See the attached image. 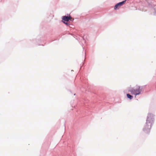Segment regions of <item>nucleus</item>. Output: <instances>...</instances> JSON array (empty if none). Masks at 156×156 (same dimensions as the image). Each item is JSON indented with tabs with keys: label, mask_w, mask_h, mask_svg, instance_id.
<instances>
[{
	"label": "nucleus",
	"mask_w": 156,
	"mask_h": 156,
	"mask_svg": "<svg viewBox=\"0 0 156 156\" xmlns=\"http://www.w3.org/2000/svg\"><path fill=\"white\" fill-rule=\"evenodd\" d=\"M127 97L128 98H129L130 99H132L133 98V97L132 95H130L129 94H127Z\"/></svg>",
	"instance_id": "nucleus-5"
},
{
	"label": "nucleus",
	"mask_w": 156,
	"mask_h": 156,
	"mask_svg": "<svg viewBox=\"0 0 156 156\" xmlns=\"http://www.w3.org/2000/svg\"><path fill=\"white\" fill-rule=\"evenodd\" d=\"M142 91V89L141 87L139 86H136L133 88L130 89L129 90V91L131 93L135 95V97L140 94Z\"/></svg>",
	"instance_id": "nucleus-2"
},
{
	"label": "nucleus",
	"mask_w": 156,
	"mask_h": 156,
	"mask_svg": "<svg viewBox=\"0 0 156 156\" xmlns=\"http://www.w3.org/2000/svg\"><path fill=\"white\" fill-rule=\"evenodd\" d=\"M155 115L154 114L149 112L147 115L146 123L143 128L144 131L148 132L151 129L155 120Z\"/></svg>",
	"instance_id": "nucleus-1"
},
{
	"label": "nucleus",
	"mask_w": 156,
	"mask_h": 156,
	"mask_svg": "<svg viewBox=\"0 0 156 156\" xmlns=\"http://www.w3.org/2000/svg\"><path fill=\"white\" fill-rule=\"evenodd\" d=\"M63 22L65 23V24L66 25H69V23L67 22H65V21H63Z\"/></svg>",
	"instance_id": "nucleus-6"
},
{
	"label": "nucleus",
	"mask_w": 156,
	"mask_h": 156,
	"mask_svg": "<svg viewBox=\"0 0 156 156\" xmlns=\"http://www.w3.org/2000/svg\"><path fill=\"white\" fill-rule=\"evenodd\" d=\"M126 1V0H125L124 1H123L122 2H120L116 4L114 7V9L115 10H116L119 9L120 7L121 6H122L123 4H124Z\"/></svg>",
	"instance_id": "nucleus-3"
},
{
	"label": "nucleus",
	"mask_w": 156,
	"mask_h": 156,
	"mask_svg": "<svg viewBox=\"0 0 156 156\" xmlns=\"http://www.w3.org/2000/svg\"><path fill=\"white\" fill-rule=\"evenodd\" d=\"M71 17L70 16H64L62 17V19L64 21L67 22L70 19Z\"/></svg>",
	"instance_id": "nucleus-4"
}]
</instances>
